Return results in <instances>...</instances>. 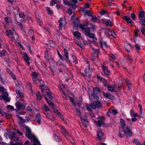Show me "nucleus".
Instances as JSON below:
<instances>
[{
    "mask_svg": "<svg viewBox=\"0 0 145 145\" xmlns=\"http://www.w3.org/2000/svg\"><path fill=\"white\" fill-rule=\"evenodd\" d=\"M59 0H51L50 2V6H53Z\"/></svg>",
    "mask_w": 145,
    "mask_h": 145,
    "instance_id": "f704fd0d",
    "label": "nucleus"
},
{
    "mask_svg": "<svg viewBox=\"0 0 145 145\" xmlns=\"http://www.w3.org/2000/svg\"><path fill=\"white\" fill-rule=\"evenodd\" d=\"M103 95L105 97L109 98L111 100H113L115 99V97L113 95L108 93H104Z\"/></svg>",
    "mask_w": 145,
    "mask_h": 145,
    "instance_id": "f8f14e48",
    "label": "nucleus"
},
{
    "mask_svg": "<svg viewBox=\"0 0 145 145\" xmlns=\"http://www.w3.org/2000/svg\"><path fill=\"white\" fill-rule=\"evenodd\" d=\"M19 17L21 18H23L25 16L23 12L20 13L19 14Z\"/></svg>",
    "mask_w": 145,
    "mask_h": 145,
    "instance_id": "0e129e2a",
    "label": "nucleus"
},
{
    "mask_svg": "<svg viewBox=\"0 0 145 145\" xmlns=\"http://www.w3.org/2000/svg\"><path fill=\"white\" fill-rule=\"evenodd\" d=\"M92 72V69L90 68L89 65L86 67L85 70L86 76H88L89 78H90Z\"/></svg>",
    "mask_w": 145,
    "mask_h": 145,
    "instance_id": "0eeeda50",
    "label": "nucleus"
},
{
    "mask_svg": "<svg viewBox=\"0 0 145 145\" xmlns=\"http://www.w3.org/2000/svg\"><path fill=\"white\" fill-rule=\"evenodd\" d=\"M79 23V18H76V20L74 21V26L77 27L78 26V24Z\"/></svg>",
    "mask_w": 145,
    "mask_h": 145,
    "instance_id": "c85d7f7f",
    "label": "nucleus"
},
{
    "mask_svg": "<svg viewBox=\"0 0 145 145\" xmlns=\"http://www.w3.org/2000/svg\"><path fill=\"white\" fill-rule=\"evenodd\" d=\"M102 67L103 70L105 74L107 76L110 75V71L108 70L107 67H105L104 65H102Z\"/></svg>",
    "mask_w": 145,
    "mask_h": 145,
    "instance_id": "ddd939ff",
    "label": "nucleus"
},
{
    "mask_svg": "<svg viewBox=\"0 0 145 145\" xmlns=\"http://www.w3.org/2000/svg\"><path fill=\"white\" fill-rule=\"evenodd\" d=\"M109 112L111 113H112L114 115H116L118 113V111L116 109H112L109 110Z\"/></svg>",
    "mask_w": 145,
    "mask_h": 145,
    "instance_id": "72a5a7b5",
    "label": "nucleus"
},
{
    "mask_svg": "<svg viewBox=\"0 0 145 145\" xmlns=\"http://www.w3.org/2000/svg\"><path fill=\"white\" fill-rule=\"evenodd\" d=\"M46 9L49 14L51 15L53 14V11L51 10L49 7H46Z\"/></svg>",
    "mask_w": 145,
    "mask_h": 145,
    "instance_id": "a19ab883",
    "label": "nucleus"
},
{
    "mask_svg": "<svg viewBox=\"0 0 145 145\" xmlns=\"http://www.w3.org/2000/svg\"><path fill=\"white\" fill-rule=\"evenodd\" d=\"M47 95L48 97L51 100L52 99V95L50 94V93L49 92V91H46Z\"/></svg>",
    "mask_w": 145,
    "mask_h": 145,
    "instance_id": "49530a36",
    "label": "nucleus"
},
{
    "mask_svg": "<svg viewBox=\"0 0 145 145\" xmlns=\"http://www.w3.org/2000/svg\"><path fill=\"white\" fill-rule=\"evenodd\" d=\"M69 98H70V102L72 104L73 106H76V104L72 98L71 97H69Z\"/></svg>",
    "mask_w": 145,
    "mask_h": 145,
    "instance_id": "e433bc0d",
    "label": "nucleus"
},
{
    "mask_svg": "<svg viewBox=\"0 0 145 145\" xmlns=\"http://www.w3.org/2000/svg\"><path fill=\"white\" fill-rule=\"evenodd\" d=\"M106 13H107V12L105 10H102L99 12V13L101 15H103Z\"/></svg>",
    "mask_w": 145,
    "mask_h": 145,
    "instance_id": "4d7b16f0",
    "label": "nucleus"
},
{
    "mask_svg": "<svg viewBox=\"0 0 145 145\" xmlns=\"http://www.w3.org/2000/svg\"><path fill=\"white\" fill-rule=\"evenodd\" d=\"M96 94V93H93L92 95L97 100H98L99 99V97Z\"/></svg>",
    "mask_w": 145,
    "mask_h": 145,
    "instance_id": "de8ad7c7",
    "label": "nucleus"
},
{
    "mask_svg": "<svg viewBox=\"0 0 145 145\" xmlns=\"http://www.w3.org/2000/svg\"><path fill=\"white\" fill-rule=\"evenodd\" d=\"M64 55L67 59L68 58L69 56L68 53L67 52V51L65 49H64Z\"/></svg>",
    "mask_w": 145,
    "mask_h": 145,
    "instance_id": "ea45409f",
    "label": "nucleus"
},
{
    "mask_svg": "<svg viewBox=\"0 0 145 145\" xmlns=\"http://www.w3.org/2000/svg\"><path fill=\"white\" fill-rule=\"evenodd\" d=\"M92 17V20L94 22H96L97 19V17L96 16H94L93 15L91 16Z\"/></svg>",
    "mask_w": 145,
    "mask_h": 145,
    "instance_id": "3c124183",
    "label": "nucleus"
},
{
    "mask_svg": "<svg viewBox=\"0 0 145 145\" xmlns=\"http://www.w3.org/2000/svg\"><path fill=\"white\" fill-rule=\"evenodd\" d=\"M51 108L52 109L54 112L58 115H59V114H60V113L57 110L55 107L54 105L53 107H52Z\"/></svg>",
    "mask_w": 145,
    "mask_h": 145,
    "instance_id": "58836bf2",
    "label": "nucleus"
},
{
    "mask_svg": "<svg viewBox=\"0 0 145 145\" xmlns=\"http://www.w3.org/2000/svg\"><path fill=\"white\" fill-rule=\"evenodd\" d=\"M43 109L46 111H49L50 110L49 108L45 105L44 106Z\"/></svg>",
    "mask_w": 145,
    "mask_h": 145,
    "instance_id": "6e6d98bb",
    "label": "nucleus"
},
{
    "mask_svg": "<svg viewBox=\"0 0 145 145\" xmlns=\"http://www.w3.org/2000/svg\"><path fill=\"white\" fill-rule=\"evenodd\" d=\"M135 46L136 48V50L138 52L139 50H140V47L137 44H136V45H135Z\"/></svg>",
    "mask_w": 145,
    "mask_h": 145,
    "instance_id": "bf43d9fd",
    "label": "nucleus"
},
{
    "mask_svg": "<svg viewBox=\"0 0 145 145\" xmlns=\"http://www.w3.org/2000/svg\"><path fill=\"white\" fill-rule=\"evenodd\" d=\"M44 98L46 99V101L47 103L49 104V105L51 106V108L53 107L54 105L53 103L46 97H45Z\"/></svg>",
    "mask_w": 145,
    "mask_h": 145,
    "instance_id": "aec40b11",
    "label": "nucleus"
},
{
    "mask_svg": "<svg viewBox=\"0 0 145 145\" xmlns=\"http://www.w3.org/2000/svg\"><path fill=\"white\" fill-rule=\"evenodd\" d=\"M54 137L55 140L57 142H59L60 141V139L58 137L56 134L54 135Z\"/></svg>",
    "mask_w": 145,
    "mask_h": 145,
    "instance_id": "603ef678",
    "label": "nucleus"
},
{
    "mask_svg": "<svg viewBox=\"0 0 145 145\" xmlns=\"http://www.w3.org/2000/svg\"><path fill=\"white\" fill-rule=\"evenodd\" d=\"M7 53V52L5 50H3L1 51L0 56L1 57L5 56Z\"/></svg>",
    "mask_w": 145,
    "mask_h": 145,
    "instance_id": "bb28decb",
    "label": "nucleus"
},
{
    "mask_svg": "<svg viewBox=\"0 0 145 145\" xmlns=\"http://www.w3.org/2000/svg\"><path fill=\"white\" fill-rule=\"evenodd\" d=\"M89 7V4L88 3H86L84 6V7L85 8H87Z\"/></svg>",
    "mask_w": 145,
    "mask_h": 145,
    "instance_id": "338daca9",
    "label": "nucleus"
},
{
    "mask_svg": "<svg viewBox=\"0 0 145 145\" xmlns=\"http://www.w3.org/2000/svg\"><path fill=\"white\" fill-rule=\"evenodd\" d=\"M84 30L85 34L86 35L90 33V29L89 27H86Z\"/></svg>",
    "mask_w": 145,
    "mask_h": 145,
    "instance_id": "7c9ffc66",
    "label": "nucleus"
},
{
    "mask_svg": "<svg viewBox=\"0 0 145 145\" xmlns=\"http://www.w3.org/2000/svg\"><path fill=\"white\" fill-rule=\"evenodd\" d=\"M25 133H27L25 134V136L33 140L34 142L33 145H40V142L34 135H32L31 133L30 129L26 126L25 129Z\"/></svg>",
    "mask_w": 145,
    "mask_h": 145,
    "instance_id": "f257e3e1",
    "label": "nucleus"
},
{
    "mask_svg": "<svg viewBox=\"0 0 145 145\" xmlns=\"http://www.w3.org/2000/svg\"><path fill=\"white\" fill-rule=\"evenodd\" d=\"M33 33L34 32L32 30L30 29L29 30V31L28 32V34L29 35H32L33 34Z\"/></svg>",
    "mask_w": 145,
    "mask_h": 145,
    "instance_id": "e2e57ef3",
    "label": "nucleus"
},
{
    "mask_svg": "<svg viewBox=\"0 0 145 145\" xmlns=\"http://www.w3.org/2000/svg\"><path fill=\"white\" fill-rule=\"evenodd\" d=\"M110 32H111V35L114 38H115L116 36V35L115 33L113 31H110Z\"/></svg>",
    "mask_w": 145,
    "mask_h": 145,
    "instance_id": "052dcab7",
    "label": "nucleus"
},
{
    "mask_svg": "<svg viewBox=\"0 0 145 145\" xmlns=\"http://www.w3.org/2000/svg\"><path fill=\"white\" fill-rule=\"evenodd\" d=\"M100 102V101L99 100L95 102V104L96 106V107H97V108L98 109L101 108L102 107Z\"/></svg>",
    "mask_w": 145,
    "mask_h": 145,
    "instance_id": "b1692460",
    "label": "nucleus"
},
{
    "mask_svg": "<svg viewBox=\"0 0 145 145\" xmlns=\"http://www.w3.org/2000/svg\"><path fill=\"white\" fill-rule=\"evenodd\" d=\"M16 93L20 98L22 97L23 96V94L20 91V90L17 89L16 90Z\"/></svg>",
    "mask_w": 145,
    "mask_h": 145,
    "instance_id": "a878e982",
    "label": "nucleus"
},
{
    "mask_svg": "<svg viewBox=\"0 0 145 145\" xmlns=\"http://www.w3.org/2000/svg\"><path fill=\"white\" fill-rule=\"evenodd\" d=\"M101 21L103 23L105 24L107 26H109L111 27L113 25V24H112L111 22L109 20L102 19L101 20Z\"/></svg>",
    "mask_w": 145,
    "mask_h": 145,
    "instance_id": "1a4fd4ad",
    "label": "nucleus"
},
{
    "mask_svg": "<svg viewBox=\"0 0 145 145\" xmlns=\"http://www.w3.org/2000/svg\"><path fill=\"white\" fill-rule=\"evenodd\" d=\"M139 19L141 21L142 25H145V12L144 11L140 12L138 13Z\"/></svg>",
    "mask_w": 145,
    "mask_h": 145,
    "instance_id": "20e7f679",
    "label": "nucleus"
},
{
    "mask_svg": "<svg viewBox=\"0 0 145 145\" xmlns=\"http://www.w3.org/2000/svg\"><path fill=\"white\" fill-rule=\"evenodd\" d=\"M100 45L102 47H103V45L106 48H109V46H108L107 42H104L103 43L101 41H100Z\"/></svg>",
    "mask_w": 145,
    "mask_h": 145,
    "instance_id": "412c9836",
    "label": "nucleus"
},
{
    "mask_svg": "<svg viewBox=\"0 0 145 145\" xmlns=\"http://www.w3.org/2000/svg\"><path fill=\"white\" fill-rule=\"evenodd\" d=\"M133 142L136 144L137 145H138V144H139V142L137 139H135L133 141Z\"/></svg>",
    "mask_w": 145,
    "mask_h": 145,
    "instance_id": "680f3d73",
    "label": "nucleus"
},
{
    "mask_svg": "<svg viewBox=\"0 0 145 145\" xmlns=\"http://www.w3.org/2000/svg\"><path fill=\"white\" fill-rule=\"evenodd\" d=\"M7 108L10 110H14L13 107L10 105H8L7 106Z\"/></svg>",
    "mask_w": 145,
    "mask_h": 145,
    "instance_id": "864d4df0",
    "label": "nucleus"
},
{
    "mask_svg": "<svg viewBox=\"0 0 145 145\" xmlns=\"http://www.w3.org/2000/svg\"><path fill=\"white\" fill-rule=\"evenodd\" d=\"M16 116L18 118L20 119V122L24 123L25 122V120L22 117H20L18 115H16Z\"/></svg>",
    "mask_w": 145,
    "mask_h": 145,
    "instance_id": "4c0bfd02",
    "label": "nucleus"
},
{
    "mask_svg": "<svg viewBox=\"0 0 145 145\" xmlns=\"http://www.w3.org/2000/svg\"><path fill=\"white\" fill-rule=\"evenodd\" d=\"M92 49L93 52L92 54V59H94L96 57L98 58V55L100 54L99 50V49H95L94 48H92Z\"/></svg>",
    "mask_w": 145,
    "mask_h": 145,
    "instance_id": "39448f33",
    "label": "nucleus"
},
{
    "mask_svg": "<svg viewBox=\"0 0 145 145\" xmlns=\"http://www.w3.org/2000/svg\"><path fill=\"white\" fill-rule=\"evenodd\" d=\"M79 27L82 31H84L85 28L84 26L81 24H79Z\"/></svg>",
    "mask_w": 145,
    "mask_h": 145,
    "instance_id": "c03bdc74",
    "label": "nucleus"
},
{
    "mask_svg": "<svg viewBox=\"0 0 145 145\" xmlns=\"http://www.w3.org/2000/svg\"><path fill=\"white\" fill-rule=\"evenodd\" d=\"M139 114L141 117L142 118H143L144 117V114L142 112V109H140L139 111Z\"/></svg>",
    "mask_w": 145,
    "mask_h": 145,
    "instance_id": "5fc2aeb1",
    "label": "nucleus"
},
{
    "mask_svg": "<svg viewBox=\"0 0 145 145\" xmlns=\"http://www.w3.org/2000/svg\"><path fill=\"white\" fill-rule=\"evenodd\" d=\"M132 48V46L131 44L129 45H127L125 48L126 50L128 52H130Z\"/></svg>",
    "mask_w": 145,
    "mask_h": 145,
    "instance_id": "393cba45",
    "label": "nucleus"
},
{
    "mask_svg": "<svg viewBox=\"0 0 145 145\" xmlns=\"http://www.w3.org/2000/svg\"><path fill=\"white\" fill-rule=\"evenodd\" d=\"M23 57L24 60L27 62V63H30L29 62L30 58L26 53H24V56Z\"/></svg>",
    "mask_w": 145,
    "mask_h": 145,
    "instance_id": "6ab92c4d",
    "label": "nucleus"
},
{
    "mask_svg": "<svg viewBox=\"0 0 145 145\" xmlns=\"http://www.w3.org/2000/svg\"><path fill=\"white\" fill-rule=\"evenodd\" d=\"M85 13L86 14H87L88 16H92V12L89 11V10H86Z\"/></svg>",
    "mask_w": 145,
    "mask_h": 145,
    "instance_id": "79ce46f5",
    "label": "nucleus"
},
{
    "mask_svg": "<svg viewBox=\"0 0 145 145\" xmlns=\"http://www.w3.org/2000/svg\"><path fill=\"white\" fill-rule=\"evenodd\" d=\"M50 69L52 71V72H51L52 74L54 75V72L56 71V69L57 68V66H55L54 64H52V65L50 67Z\"/></svg>",
    "mask_w": 145,
    "mask_h": 145,
    "instance_id": "f3484780",
    "label": "nucleus"
},
{
    "mask_svg": "<svg viewBox=\"0 0 145 145\" xmlns=\"http://www.w3.org/2000/svg\"><path fill=\"white\" fill-rule=\"evenodd\" d=\"M120 121L123 131L126 136L127 137L131 136L132 135L131 131L129 130L128 126H126V124L125 121L123 119H120Z\"/></svg>",
    "mask_w": 145,
    "mask_h": 145,
    "instance_id": "f03ea898",
    "label": "nucleus"
},
{
    "mask_svg": "<svg viewBox=\"0 0 145 145\" xmlns=\"http://www.w3.org/2000/svg\"><path fill=\"white\" fill-rule=\"evenodd\" d=\"M37 21L38 22V24L40 26H42V22L40 20V19H37Z\"/></svg>",
    "mask_w": 145,
    "mask_h": 145,
    "instance_id": "09e8293b",
    "label": "nucleus"
},
{
    "mask_svg": "<svg viewBox=\"0 0 145 145\" xmlns=\"http://www.w3.org/2000/svg\"><path fill=\"white\" fill-rule=\"evenodd\" d=\"M63 20V18H60V19L58 21V22L59 23V29L60 30H61L62 29L63 24L62 22V21Z\"/></svg>",
    "mask_w": 145,
    "mask_h": 145,
    "instance_id": "4be33fe9",
    "label": "nucleus"
},
{
    "mask_svg": "<svg viewBox=\"0 0 145 145\" xmlns=\"http://www.w3.org/2000/svg\"><path fill=\"white\" fill-rule=\"evenodd\" d=\"M45 55L44 57L45 59H48V50L45 51L44 52Z\"/></svg>",
    "mask_w": 145,
    "mask_h": 145,
    "instance_id": "37998d69",
    "label": "nucleus"
},
{
    "mask_svg": "<svg viewBox=\"0 0 145 145\" xmlns=\"http://www.w3.org/2000/svg\"><path fill=\"white\" fill-rule=\"evenodd\" d=\"M107 87L108 90L111 92L115 91L116 90L114 87H113L111 85H108L106 86Z\"/></svg>",
    "mask_w": 145,
    "mask_h": 145,
    "instance_id": "5701e85b",
    "label": "nucleus"
},
{
    "mask_svg": "<svg viewBox=\"0 0 145 145\" xmlns=\"http://www.w3.org/2000/svg\"><path fill=\"white\" fill-rule=\"evenodd\" d=\"M86 107L88 111H90L91 109H95L96 106L95 104V102L92 103L89 105H86Z\"/></svg>",
    "mask_w": 145,
    "mask_h": 145,
    "instance_id": "9d476101",
    "label": "nucleus"
},
{
    "mask_svg": "<svg viewBox=\"0 0 145 145\" xmlns=\"http://www.w3.org/2000/svg\"><path fill=\"white\" fill-rule=\"evenodd\" d=\"M74 35L76 37H80L81 34L78 31H76L74 33Z\"/></svg>",
    "mask_w": 145,
    "mask_h": 145,
    "instance_id": "2f4dec72",
    "label": "nucleus"
},
{
    "mask_svg": "<svg viewBox=\"0 0 145 145\" xmlns=\"http://www.w3.org/2000/svg\"><path fill=\"white\" fill-rule=\"evenodd\" d=\"M5 33L7 36L9 35H12L13 34L12 31L10 30H7L5 32Z\"/></svg>",
    "mask_w": 145,
    "mask_h": 145,
    "instance_id": "473e14b6",
    "label": "nucleus"
},
{
    "mask_svg": "<svg viewBox=\"0 0 145 145\" xmlns=\"http://www.w3.org/2000/svg\"><path fill=\"white\" fill-rule=\"evenodd\" d=\"M81 120L82 123L84 127H86L88 126V122L87 120L82 118L81 119Z\"/></svg>",
    "mask_w": 145,
    "mask_h": 145,
    "instance_id": "a211bd4d",
    "label": "nucleus"
},
{
    "mask_svg": "<svg viewBox=\"0 0 145 145\" xmlns=\"http://www.w3.org/2000/svg\"><path fill=\"white\" fill-rule=\"evenodd\" d=\"M90 25H91L90 28L93 30L92 32H94L97 28L96 26L95 25H94L93 24H91Z\"/></svg>",
    "mask_w": 145,
    "mask_h": 145,
    "instance_id": "c9c22d12",
    "label": "nucleus"
},
{
    "mask_svg": "<svg viewBox=\"0 0 145 145\" xmlns=\"http://www.w3.org/2000/svg\"><path fill=\"white\" fill-rule=\"evenodd\" d=\"M93 92L94 93H97V92H100L99 88L98 87H96L95 88H93Z\"/></svg>",
    "mask_w": 145,
    "mask_h": 145,
    "instance_id": "c756f323",
    "label": "nucleus"
},
{
    "mask_svg": "<svg viewBox=\"0 0 145 145\" xmlns=\"http://www.w3.org/2000/svg\"><path fill=\"white\" fill-rule=\"evenodd\" d=\"M131 18L133 20H134L135 19L136 16V15L135 14H134V13H132L131 14Z\"/></svg>",
    "mask_w": 145,
    "mask_h": 145,
    "instance_id": "13d9d810",
    "label": "nucleus"
},
{
    "mask_svg": "<svg viewBox=\"0 0 145 145\" xmlns=\"http://www.w3.org/2000/svg\"><path fill=\"white\" fill-rule=\"evenodd\" d=\"M141 32L143 35H145V29L142 28L141 29Z\"/></svg>",
    "mask_w": 145,
    "mask_h": 145,
    "instance_id": "774afa93",
    "label": "nucleus"
},
{
    "mask_svg": "<svg viewBox=\"0 0 145 145\" xmlns=\"http://www.w3.org/2000/svg\"><path fill=\"white\" fill-rule=\"evenodd\" d=\"M16 109L18 110H21L24 109L25 108V105L20 102H17L15 104Z\"/></svg>",
    "mask_w": 145,
    "mask_h": 145,
    "instance_id": "423d86ee",
    "label": "nucleus"
},
{
    "mask_svg": "<svg viewBox=\"0 0 145 145\" xmlns=\"http://www.w3.org/2000/svg\"><path fill=\"white\" fill-rule=\"evenodd\" d=\"M3 99L6 102H9L10 101V99L8 97V93L7 92H4L3 94Z\"/></svg>",
    "mask_w": 145,
    "mask_h": 145,
    "instance_id": "9b49d317",
    "label": "nucleus"
},
{
    "mask_svg": "<svg viewBox=\"0 0 145 145\" xmlns=\"http://www.w3.org/2000/svg\"><path fill=\"white\" fill-rule=\"evenodd\" d=\"M12 37L11 38L12 41H13L15 40L18 41L19 40V38L18 36V34L17 33H13Z\"/></svg>",
    "mask_w": 145,
    "mask_h": 145,
    "instance_id": "dca6fc26",
    "label": "nucleus"
},
{
    "mask_svg": "<svg viewBox=\"0 0 145 145\" xmlns=\"http://www.w3.org/2000/svg\"><path fill=\"white\" fill-rule=\"evenodd\" d=\"M87 36L90 38H93L94 37V35L91 33H89L87 35Z\"/></svg>",
    "mask_w": 145,
    "mask_h": 145,
    "instance_id": "8fccbe9b",
    "label": "nucleus"
},
{
    "mask_svg": "<svg viewBox=\"0 0 145 145\" xmlns=\"http://www.w3.org/2000/svg\"><path fill=\"white\" fill-rule=\"evenodd\" d=\"M122 18L125 20L127 23L131 24L133 23V21L131 19V18L129 17L126 16H123Z\"/></svg>",
    "mask_w": 145,
    "mask_h": 145,
    "instance_id": "4468645a",
    "label": "nucleus"
},
{
    "mask_svg": "<svg viewBox=\"0 0 145 145\" xmlns=\"http://www.w3.org/2000/svg\"><path fill=\"white\" fill-rule=\"evenodd\" d=\"M78 1L77 0H72L71 3L69 1H64L63 3L66 5L69 6L71 5L73 9L75 10L77 7L76 6V3Z\"/></svg>",
    "mask_w": 145,
    "mask_h": 145,
    "instance_id": "7ed1b4c3",
    "label": "nucleus"
},
{
    "mask_svg": "<svg viewBox=\"0 0 145 145\" xmlns=\"http://www.w3.org/2000/svg\"><path fill=\"white\" fill-rule=\"evenodd\" d=\"M139 32V30L138 29H136L134 31V34L135 36L137 37L138 36L137 33Z\"/></svg>",
    "mask_w": 145,
    "mask_h": 145,
    "instance_id": "a18cd8bd",
    "label": "nucleus"
},
{
    "mask_svg": "<svg viewBox=\"0 0 145 145\" xmlns=\"http://www.w3.org/2000/svg\"><path fill=\"white\" fill-rule=\"evenodd\" d=\"M67 12L70 15H71L72 13V10L71 8L68 9L67 10Z\"/></svg>",
    "mask_w": 145,
    "mask_h": 145,
    "instance_id": "69168bd1",
    "label": "nucleus"
},
{
    "mask_svg": "<svg viewBox=\"0 0 145 145\" xmlns=\"http://www.w3.org/2000/svg\"><path fill=\"white\" fill-rule=\"evenodd\" d=\"M36 96L37 97V100L38 101H40L41 98L42 96L39 91H38V92L37 93Z\"/></svg>",
    "mask_w": 145,
    "mask_h": 145,
    "instance_id": "cd10ccee",
    "label": "nucleus"
},
{
    "mask_svg": "<svg viewBox=\"0 0 145 145\" xmlns=\"http://www.w3.org/2000/svg\"><path fill=\"white\" fill-rule=\"evenodd\" d=\"M97 132L98 138L99 139V140H101L102 139V137L103 135L101 129L100 128L99 129Z\"/></svg>",
    "mask_w": 145,
    "mask_h": 145,
    "instance_id": "2eb2a0df",
    "label": "nucleus"
},
{
    "mask_svg": "<svg viewBox=\"0 0 145 145\" xmlns=\"http://www.w3.org/2000/svg\"><path fill=\"white\" fill-rule=\"evenodd\" d=\"M97 118L98 120L97 121V125L99 127H101V123L103 122H104L105 121V120L102 117L100 118L98 117Z\"/></svg>",
    "mask_w": 145,
    "mask_h": 145,
    "instance_id": "6e6552de",
    "label": "nucleus"
}]
</instances>
